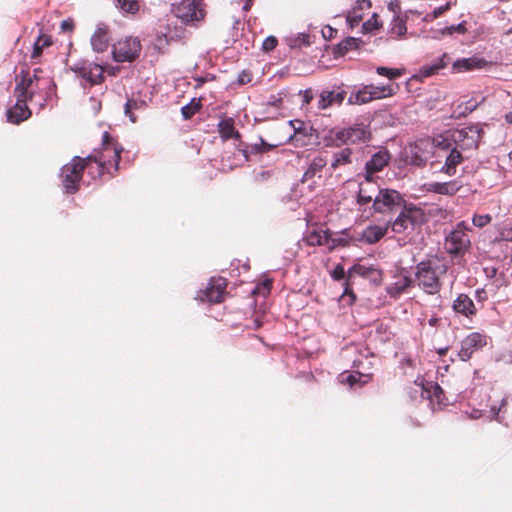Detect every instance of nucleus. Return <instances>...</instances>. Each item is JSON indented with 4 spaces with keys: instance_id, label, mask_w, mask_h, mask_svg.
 I'll return each mask as SVG.
<instances>
[{
    "instance_id": "1",
    "label": "nucleus",
    "mask_w": 512,
    "mask_h": 512,
    "mask_svg": "<svg viewBox=\"0 0 512 512\" xmlns=\"http://www.w3.org/2000/svg\"><path fill=\"white\" fill-rule=\"evenodd\" d=\"M483 127L480 124L469 125L461 129L448 130L440 135V144L448 149L454 147L462 152L476 149L483 135Z\"/></svg>"
},
{
    "instance_id": "2",
    "label": "nucleus",
    "mask_w": 512,
    "mask_h": 512,
    "mask_svg": "<svg viewBox=\"0 0 512 512\" xmlns=\"http://www.w3.org/2000/svg\"><path fill=\"white\" fill-rule=\"evenodd\" d=\"M447 272V266L428 259L415 267V279L418 287L430 295L438 294L442 288L441 277Z\"/></svg>"
},
{
    "instance_id": "3",
    "label": "nucleus",
    "mask_w": 512,
    "mask_h": 512,
    "mask_svg": "<svg viewBox=\"0 0 512 512\" xmlns=\"http://www.w3.org/2000/svg\"><path fill=\"white\" fill-rule=\"evenodd\" d=\"M122 149L113 141L108 132H104L102 137V147L95 149L85 160L93 161L96 164L97 175L102 176L106 172L111 174L110 168L118 170L120 153Z\"/></svg>"
},
{
    "instance_id": "4",
    "label": "nucleus",
    "mask_w": 512,
    "mask_h": 512,
    "mask_svg": "<svg viewBox=\"0 0 512 512\" xmlns=\"http://www.w3.org/2000/svg\"><path fill=\"white\" fill-rule=\"evenodd\" d=\"M331 139L335 145L365 143L370 140L371 132L364 124H355L349 127L331 131Z\"/></svg>"
},
{
    "instance_id": "5",
    "label": "nucleus",
    "mask_w": 512,
    "mask_h": 512,
    "mask_svg": "<svg viewBox=\"0 0 512 512\" xmlns=\"http://www.w3.org/2000/svg\"><path fill=\"white\" fill-rule=\"evenodd\" d=\"M204 0H180L172 5V13L183 23L199 22L205 17Z\"/></svg>"
},
{
    "instance_id": "6",
    "label": "nucleus",
    "mask_w": 512,
    "mask_h": 512,
    "mask_svg": "<svg viewBox=\"0 0 512 512\" xmlns=\"http://www.w3.org/2000/svg\"><path fill=\"white\" fill-rule=\"evenodd\" d=\"M85 161V158L75 156L70 163L62 167V184L66 193L72 194L79 189V182L85 169Z\"/></svg>"
},
{
    "instance_id": "7",
    "label": "nucleus",
    "mask_w": 512,
    "mask_h": 512,
    "mask_svg": "<svg viewBox=\"0 0 512 512\" xmlns=\"http://www.w3.org/2000/svg\"><path fill=\"white\" fill-rule=\"evenodd\" d=\"M440 142L441 138L438 136L434 137L432 140V145L436 148L437 156L444 158V164L441 167L440 172L448 176H454L456 174L457 167L464 161L463 152L454 147L446 149L440 144Z\"/></svg>"
},
{
    "instance_id": "8",
    "label": "nucleus",
    "mask_w": 512,
    "mask_h": 512,
    "mask_svg": "<svg viewBox=\"0 0 512 512\" xmlns=\"http://www.w3.org/2000/svg\"><path fill=\"white\" fill-rule=\"evenodd\" d=\"M470 237L464 222L457 224L445 239V248L453 256L463 255L470 247Z\"/></svg>"
},
{
    "instance_id": "9",
    "label": "nucleus",
    "mask_w": 512,
    "mask_h": 512,
    "mask_svg": "<svg viewBox=\"0 0 512 512\" xmlns=\"http://www.w3.org/2000/svg\"><path fill=\"white\" fill-rule=\"evenodd\" d=\"M422 216L421 209L414 205L406 206L401 210L395 220L387 223L394 233L400 234L409 229H414Z\"/></svg>"
},
{
    "instance_id": "10",
    "label": "nucleus",
    "mask_w": 512,
    "mask_h": 512,
    "mask_svg": "<svg viewBox=\"0 0 512 512\" xmlns=\"http://www.w3.org/2000/svg\"><path fill=\"white\" fill-rule=\"evenodd\" d=\"M141 50L140 41L134 37H125L116 42L112 47V55L115 61H133Z\"/></svg>"
},
{
    "instance_id": "11",
    "label": "nucleus",
    "mask_w": 512,
    "mask_h": 512,
    "mask_svg": "<svg viewBox=\"0 0 512 512\" xmlns=\"http://www.w3.org/2000/svg\"><path fill=\"white\" fill-rule=\"evenodd\" d=\"M405 203L402 195L394 189H380L372 207L375 212L393 211Z\"/></svg>"
},
{
    "instance_id": "12",
    "label": "nucleus",
    "mask_w": 512,
    "mask_h": 512,
    "mask_svg": "<svg viewBox=\"0 0 512 512\" xmlns=\"http://www.w3.org/2000/svg\"><path fill=\"white\" fill-rule=\"evenodd\" d=\"M72 70L90 85L100 84L103 79L104 68L96 63L80 62L72 67Z\"/></svg>"
},
{
    "instance_id": "13",
    "label": "nucleus",
    "mask_w": 512,
    "mask_h": 512,
    "mask_svg": "<svg viewBox=\"0 0 512 512\" xmlns=\"http://www.w3.org/2000/svg\"><path fill=\"white\" fill-rule=\"evenodd\" d=\"M486 345V337L480 333L473 332L467 335L460 343L457 356L462 361L469 360L473 353Z\"/></svg>"
},
{
    "instance_id": "14",
    "label": "nucleus",
    "mask_w": 512,
    "mask_h": 512,
    "mask_svg": "<svg viewBox=\"0 0 512 512\" xmlns=\"http://www.w3.org/2000/svg\"><path fill=\"white\" fill-rule=\"evenodd\" d=\"M355 275L364 278L376 279V276H379L380 274L373 266H364L361 264L353 265L347 272V280L344 283V293L342 295V297H345L346 295L350 296L351 303L355 300V295L351 288L352 279Z\"/></svg>"
},
{
    "instance_id": "15",
    "label": "nucleus",
    "mask_w": 512,
    "mask_h": 512,
    "mask_svg": "<svg viewBox=\"0 0 512 512\" xmlns=\"http://www.w3.org/2000/svg\"><path fill=\"white\" fill-rule=\"evenodd\" d=\"M226 286V279L222 277L212 278L207 287L198 294V298L210 303H220L224 299Z\"/></svg>"
},
{
    "instance_id": "16",
    "label": "nucleus",
    "mask_w": 512,
    "mask_h": 512,
    "mask_svg": "<svg viewBox=\"0 0 512 512\" xmlns=\"http://www.w3.org/2000/svg\"><path fill=\"white\" fill-rule=\"evenodd\" d=\"M391 161L390 153L383 149L374 153L369 160L366 161L364 167V176L366 179H378L375 175L381 172Z\"/></svg>"
},
{
    "instance_id": "17",
    "label": "nucleus",
    "mask_w": 512,
    "mask_h": 512,
    "mask_svg": "<svg viewBox=\"0 0 512 512\" xmlns=\"http://www.w3.org/2000/svg\"><path fill=\"white\" fill-rule=\"evenodd\" d=\"M380 191L376 179H364L359 183V190L356 196V202L359 206H364L375 202L377 193Z\"/></svg>"
},
{
    "instance_id": "18",
    "label": "nucleus",
    "mask_w": 512,
    "mask_h": 512,
    "mask_svg": "<svg viewBox=\"0 0 512 512\" xmlns=\"http://www.w3.org/2000/svg\"><path fill=\"white\" fill-rule=\"evenodd\" d=\"M16 97L15 105L7 111V120L13 124H19L31 115V111L27 106L29 97L23 94H16Z\"/></svg>"
},
{
    "instance_id": "19",
    "label": "nucleus",
    "mask_w": 512,
    "mask_h": 512,
    "mask_svg": "<svg viewBox=\"0 0 512 512\" xmlns=\"http://www.w3.org/2000/svg\"><path fill=\"white\" fill-rule=\"evenodd\" d=\"M346 94L343 86H337L332 90L325 89L319 95L318 108L324 110L334 104L340 105L344 101Z\"/></svg>"
},
{
    "instance_id": "20",
    "label": "nucleus",
    "mask_w": 512,
    "mask_h": 512,
    "mask_svg": "<svg viewBox=\"0 0 512 512\" xmlns=\"http://www.w3.org/2000/svg\"><path fill=\"white\" fill-rule=\"evenodd\" d=\"M306 241L308 245L311 246H322L327 245L329 249L335 248L338 244L341 243V239L331 238V234L326 230H313L306 236Z\"/></svg>"
},
{
    "instance_id": "21",
    "label": "nucleus",
    "mask_w": 512,
    "mask_h": 512,
    "mask_svg": "<svg viewBox=\"0 0 512 512\" xmlns=\"http://www.w3.org/2000/svg\"><path fill=\"white\" fill-rule=\"evenodd\" d=\"M109 29L106 24L100 23L93 35L91 36V46L93 51L97 53L104 52L109 46Z\"/></svg>"
},
{
    "instance_id": "22",
    "label": "nucleus",
    "mask_w": 512,
    "mask_h": 512,
    "mask_svg": "<svg viewBox=\"0 0 512 512\" xmlns=\"http://www.w3.org/2000/svg\"><path fill=\"white\" fill-rule=\"evenodd\" d=\"M487 65V61L483 58L476 56L470 58L458 59L453 63V70L455 72H465L475 69H482Z\"/></svg>"
},
{
    "instance_id": "23",
    "label": "nucleus",
    "mask_w": 512,
    "mask_h": 512,
    "mask_svg": "<svg viewBox=\"0 0 512 512\" xmlns=\"http://www.w3.org/2000/svg\"><path fill=\"white\" fill-rule=\"evenodd\" d=\"M453 310L456 313L470 317L476 314L473 300L466 294H459L453 302Z\"/></svg>"
},
{
    "instance_id": "24",
    "label": "nucleus",
    "mask_w": 512,
    "mask_h": 512,
    "mask_svg": "<svg viewBox=\"0 0 512 512\" xmlns=\"http://www.w3.org/2000/svg\"><path fill=\"white\" fill-rule=\"evenodd\" d=\"M388 229L389 225L387 224L384 226L369 225L363 230L361 239L367 244H375L386 235Z\"/></svg>"
},
{
    "instance_id": "25",
    "label": "nucleus",
    "mask_w": 512,
    "mask_h": 512,
    "mask_svg": "<svg viewBox=\"0 0 512 512\" xmlns=\"http://www.w3.org/2000/svg\"><path fill=\"white\" fill-rule=\"evenodd\" d=\"M460 188L461 185L455 180L449 182H431L427 184V190L429 192L447 196L455 195Z\"/></svg>"
},
{
    "instance_id": "26",
    "label": "nucleus",
    "mask_w": 512,
    "mask_h": 512,
    "mask_svg": "<svg viewBox=\"0 0 512 512\" xmlns=\"http://www.w3.org/2000/svg\"><path fill=\"white\" fill-rule=\"evenodd\" d=\"M414 280L408 276H400L396 279L395 282L390 284L386 291L392 298H398L401 294H403L408 288L412 287Z\"/></svg>"
},
{
    "instance_id": "27",
    "label": "nucleus",
    "mask_w": 512,
    "mask_h": 512,
    "mask_svg": "<svg viewBox=\"0 0 512 512\" xmlns=\"http://www.w3.org/2000/svg\"><path fill=\"white\" fill-rule=\"evenodd\" d=\"M448 58L447 54H443L441 57L436 59L432 64L423 65L419 69V77L421 78H427L430 77L436 73H438L439 70L445 68L447 66L446 59Z\"/></svg>"
},
{
    "instance_id": "28",
    "label": "nucleus",
    "mask_w": 512,
    "mask_h": 512,
    "mask_svg": "<svg viewBox=\"0 0 512 512\" xmlns=\"http://www.w3.org/2000/svg\"><path fill=\"white\" fill-rule=\"evenodd\" d=\"M218 132L224 140L231 138L238 139L240 134L235 130L234 120L232 118H225L218 124Z\"/></svg>"
},
{
    "instance_id": "29",
    "label": "nucleus",
    "mask_w": 512,
    "mask_h": 512,
    "mask_svg": "<svg viewBox=\"0 0 512 512\" xmlns=\"http://www.w3.org/2000/svg\"><path fill=\"white\" fill-rule=\"evenodd\" d=\"M430 145V142L428 140H419L415 143L414 147L412 148V158L411 163L416 166H422L426 163L428 159V155L422 152V149L424 147H427Z\"/></svg>"
},
{
    "instance_id": "30",
    "label": "nucleus",
    "mask_w": 512,
    "mask_h": 512,
    "mask_svg": "<svg viewBox=\"0 0 512 512\" xmlns=\"http://www.w3.org/2000/svg\"><path fill=\"white\" fill-rule=\"evenodd\" d=\"M374 100L371 90L368 89V85L364 86L362 89L358 90L355 93H352L348 98V104L350 105H361L366 104L370 101Z\"/></svg>"
},
{
    "instance_id": "31",
    "label": "nucleus",
    "mask_w": 512,
    "mask_h": 512,
    "mask_svg": "<svg viewBox=\"0 0 512 512\" xmlns=\"http://www.w3.org/2000/svg\"><path fill=\"white\" fill-rule=\"evenodd\" d=\"M352 163V150L350 148H343L340 151L333 154L331 161V167L337 169L341 166H345Z\"/></svg>"
},
{
    "instance_id": "32",
    "label": "nucleus",
    "mask_w": 512,
    "mask_h": 512,
    "mask_svg": "<svg viewBox=\"0 0 512 512\" xmlns=\"http://www.w3.org/2000/svg\"><path fill=\"white\" fill-rule=\"evenodd\" d=\"M421 393L423 397H427L431 400L434 399L438 403L442 402L443 390L437 383L429 382L426 386L422 385Z\"/></svg>"
},
{
    "instance_id": "33",
    "label": "nucleus",
    "mask_w": 512,
    "mask_h": 512,
    "mask_svg": "<svg viewBox=\"0 0 512 512\" xmlns=\"http://www.w3.org/2000/svg\"><path fill=\"white\" fill-rule=\"evenodd\" d=\"M33 78L28 71H21V81L17 82L15 87V94H23L31 98L32 94L29 93V88L32 85Z\"/></svg>"
},
{
    "instance_id": "34",
    "label": "nucleus",
    "mask_w": 512,
    "mask_h": 512,
    "mask_svg": "<svg viewBox=\"0 0 512 512\" xmlns=\"http://www.w3.org/2000/svg\"><path fill=\"white\" fill-rule=\"evenodd\" d=\"M146 107V102L142 99H128L125 104V115L129 117L130 121L135 123L136 116L135 110H143Z\"/></svg>"
},
{
    "instance_id": "35",
    "label": "nucleus",
    "mask_w": 512,
    "mask_h": 512,
    "mask_svg": "<svg viewBox=\"0 0 512 512\" xmlns=\"http://www.w3.org/2000/svg\"><path fill=\"white\" fill-rule=\"evenodd\" d=\"M368 89L371 90L374 100L392 96L396 93V89L393 85L375 86L371 84L368 85Z\"/></svg>"
},
{
    "instance_id": "36",
    "label": "nucleus",
    "mask_w": 512,
    "mask_h": 512,
    "mask_svg": "<svg viewBox=\"0 0 512 512\" xmlns=\"http://www.w3.org/2000/svg\"><path fill=\"white\" fill-rule=\"evenodd\" d=\"M370 378H371V376L369 374H361V373L348 374V375L343 373L340 375V381L342 383H347L350 386H354L357 383H360L361 385L366 384L370 380Z\"/></svg>"
},
{
    "instance_id": "37",
    "label": "nucleus",
    "mask_w": 512,
    "mask_h": 512,
    "mask_svg": "<svg viewBox=\"0 0 512 512\" xmlns=\"http://www.w3.org/2000/svg\"><path fill=\"white\" fill-rule=\"evenodd\" d=\"M326 164L327 161L325 158L321 156L315 157L307 171L304 173V178L307 179L313 177L316 173L320 172L326 166Z\"/></svg>"
},
{
    "instance_id": "38",
    "label": "nucleus",
    "mask_w": 512,
    "mask_h": 512,
    "mask_svg": "<svg viewBox=\"0 0 512 512\" xmlns=\"http://www.w3.org/2000/svg\"><path fill=\"white\" fill-rule=\"evenodd\" d=\"M116 5L124 13L135 14L139 10L137 0H116Z\"/></svg>"
},
{
    "instance_id": "39",
    "label": "nucleus",
    "mask_w": 512,
    "mask_h": 512,
    "mask_svg": "<svg viewBox=\"0 0 512 512\" xmlns=\"http://www.w3.org/2000/svg\"><path fill=\"white\" fill-rule=\"evenodd\" d=\"M201 108L200 101L192 99L190 103L181 108V113L184 119H190Z\"/></svg>"
},
{
    "instance_id": "40",
    "label": "nucleus",
    "mask_w": 512,
    "mask_h": 512,
    "mask_svg": "<svg viewBox=\"0 0 512 512\" xmlns=\"http://www.w3.org/2000/svg\"><path fill=\"white\" fill-rule=\"evenodd\" d=\"M50 44H51L50 37H48L46 35L39 36L38 39L34 43V50L32 53V57L33 58L38 57L41 54L43 47L49 46Z\"/></svg>"
},
{
    "instance_id": "41",
    "label": "nucleus",
    "mask_w": 512,
    "mask_h": 512,
    "mask_svg": "<svg viewBox=\"0 0 512 512\" xmlns=\"http://www.w3.org/2000/svg\"><path fill=\"white\" fill-rule=\"evenodd\" d=\"M407 31L405 20L401 19L398 15H396L393 19L392 33L397 36H403Z\"/></svg>"
},
{
    "instance_id": "42",
    "label": "nucleus",
    "mask_w": 512,
    "mask_h": 512,
    "mask_svg": "<svg viewBox=\"0 0 512 512\" xmlns=\"http://www.w3.org/2000/svg\"><path fill=\"white\" fill-rule=\"evenodd\" d=\"M278 146L279 144H269L264 139L260 138L258 143L252 145L251 150L256 153H265Z\"/></svg>"
},
{
    "instance_id": "43",
    "label": "nucleus",
    "mask_w": 512,
    "mask_h": 512,
    "mask_svg": "<svg viewBox=\"0 0 512 512\" xmlns=\"http://www.w3.org/2000/svg\"><path fill=\"white\" fill-rule=\"evenodd\" d=\"M499 237L503 241H512V222H504L499 228Z\"/></svg>"
},
{
    "instance_id": "44",
    "label": "nucleus",
    "mask_w": 512,
    "mask_h": 512,
    "mask_svg": "<svg viewBox=\"0 0 512 512\" xmlns=\"http://www.w3.org/2000/svg\"><path fill=\"white\" fill-rule=\"evenodd\" d=\"M377 73L381 76L388 77L389 79H395L399 76H401V71L398 69H391L387 67H378Z\"/></svg>"
},
{
    "instance_id": "45",
    "label": "nucleus",
    "mask_w": 512,
    "mask_h": 512,
    "mask_svg": "<svg viewBox=\"0 0 512 512\" xmlns=\"http://www.w3.org/2000/svg\"><path fill=\"white\" fill-rule=\"evenodd\" d=\"M357 41L358 39L356 38L348 37L343 40L338 47L342 52H347L357 47Z\"/></svg>"
},
{
    "instance_id": "46",
    "label": "nucleus",
    "mask_w": 512,
    "mask_h": 512,
    "mask_svg": "<svg viewBox=\"0 0 512 512\" xmlns=\"http://www.w3.org/2000/svg\"><path fill=\"white\" fill-rule=\"evenodd\" d=\"M492 218L489 214L474 215L472 222L476 227L482 228L491 222Z\"/></svg>"
},
{
    "instance_id": "47",
    "label": "nucleus",
    "mask_w": 512,
    "mask_h": 512,
    "mask_svg": "<svg viewBox=\"0 0 512 512\" xmlns=\"http://www.w3.org/2000/svg\"><path fill=\"white\" fill-rule=\"evenodd\" d=\"M466 27H465V22H462V23H459L457 25H451L449 27H446L444 30H443V34H453L455 32L459 33V34H464L466 32Z\"/></svg>"
},
{
    "instance_id": "48",
    "label": "nucleus",
    "mask_w": 512,
    "mask_h": 512,
    "mask_svg": "<svg viewBox=\"0 0 512 512\" xmlns=\"http://www.w3.org/2000/svg\"><path fill=\"white\" fill-rule=\"evenodd\" d=\"M331 277L337 281L342 280L345 277L347 278V273L345 272L344 266L341 264L336 265V267L331 272Z\"/></svg>"
},
{
    "instance_id": "49",
    "label": "nucleus",
    "mask_w": 512,
    "mask_h": 512,
    "mask_svg": "<svg viewBox=\"0 0 512 512\" xmlns=\"http://www.w3.org/2000/svg\"><path fill=\"white\" fill-rule=\"evenodd\" d=\"M282 102H283V99H282L281 94H273V95H270L269 98L267 99L266 105L270 106V107L280 108L282 105Z\"/></svg>"
},
{
    "instance_id": "50",
    "label": "nucleus",
    "mask_w": 512,
    "mask_h": 512,
    "mask_svg": "<svg viewBox=\"0 0 512 512\" xmlns=\"http://www.w3.org/2000/svg\"><path fill=\"white\" fill-rule=\"evenodd\" d=\"M277 45V39L273 36L267 37L262 44L264 51H272Z\"/></svg>"
},
{
    "instance_id": "51",
    "label": "nucleus",
    "mask_w": 512,
    "mask_h": 512,
    "mask_svg": "<svg viewBox=\"0 0 512 512\" xmlns=\"http://www.w3.org/2000/svg\"><path fill=\"white\" fill-rule=\"evenodd\" d=\"M371 3L369 0H357V6L353 8L355 18H361V15L357 13V9L363 10L364 8H370Z\"/></svg>"
},
{
    "instance_id": "52",
    "label": "nucleus",
    "mask_w": 512,
    "mask_h": 512,
    "mask_svg": "<svg viewBox=\"0 0 512 512\" xmlns=\"http://www.w3.org/2000/svg\"><path fill=\"white\" fill-rule=\"evenodd\" d=\"M85 168L88 169V174L92 179L100 178L101 176L97 175L96 164L93 161H85Z\"/></svg>"
},
{
    "instance_id": "53",
    "label": "nucleus",
    "mask_w": 512,
    "mask_h": 512,
    "mask_svg": "<svg viewBox=\"0 0 512 512\" xmlns=\"http://www.w3.org/2000/svg\"><path fill=\"white\" fill-rule=\"evenodd\" d=\"M450 9V3L440 6L431 13V19H436L441 16L444 12Z\"/></svg>"
},
{
    "instance_id": "54",
    "label": "nucleus",
    "mask_w": 512,
    "mask_h": 512,
    "mask_svg": "<svg viewBox=\"0 0 512 512\" xmlns=\"http://www.w3.org/2000/svg\"><path fill=\"white\" fill-rule=\"evenodd\" d=\"M506 404H507V400L504 398L501 400V404L498 408L496 406H492L491 410H490L491 414H492V418L499 420V413L502 410V407L505 406Z\"/></svg>"
},
{
    "instance_id": "55",
    "label": "nucleus",
    "mask_w": 512,
    "mask_h": 512,
    "mask_svg": "<svg viewBox=\"0 0 512 512\" xmlns=\"http://www.w3.org/2000/svg\"><path fill=\"white\" fill-rule=\"evenodd\" d=\"M60 27L63 32H71L74 29V22L71 19L63 20Z\"/></svg>"
},
{
    "instance_id": "56",
    "label": "nucleus",
    "mask_w": 512,
    "mask_h": 512,
    "mask_svg": "<svg viewBox=\"0 0 512 512\" xmlns=\"http://www.w3.org/2000/svg\"><path fill=\"white\" fill-rule=\"evenodd\" d=\"M251 80H252V76L247 71H242V73L238 77V82H239V84H242V85L251 82Z\"/></svg>"
},
{
    "instance_id": "57",
    "label": "nucleus",
    "mask_w": 512,
    "mask_h": 512,
    "mask_svg": "<svg viewBox=\"0 0 512 512\" xmlns=\"http://www.w3.org/2000/svg\"><path fill=\"white\" fill-rule=\"evenodd\" d=\"M388 9L390 11H392L393 13L397 14L400 12V5L399 3L396 1H391L389 4H388Z\"/></svg>"
},
{
    "instance_id": "58",
    "label": "nucleus",
    "mask_w": 512,
    "mask_h": 512,
    "mask_svg": "<svg viewBox=\"0 0 512 512\" xmlns=\"http://www.w3.org/2000/svg\"><path fill=\"white\" fill-rule=\"evenodd\" d=\"M485 273L487 275V277L489 278H493L496 276L497 274V269L494 268V267H491V268H485Z\"/></svg>"
},
{
    "instance_id": "59",
    "label": "nucleus",
    "mask_w": 512,
    "mask_h": 512,
    "mask_svg": "<svg viewBox=\"0 0 512 512\" xmlns=\"http://www.w3.org/2000/svg\"><path fill=\"white\" fill-rule=\"evenodd\" d=\"M312 98L313 97H312L311 92L309 90H306L305 93H304V102L306 104H309L311 102Z\"/></svg>"
},
{
    "instance_id": "60",
    "label": "nucleus",
    "mask_w": 512,
    "mask_h": 512,
    "mask_svg": "<svg viewBox=\"0 0 512 512\" xmlns=\"http://www.w3.org/2000/svg\"><path fill=\"white\" fill-rule=\"evenodd\" d=\"M299 40V44L298 45H301L302 43L305 44V45H308L309 42H308V36L307 35H302L301 37L298 38ZM297 44H294L293 46H296Z\"/></svg>"
},
{
    "instance_id": "61",
    "label": "nucleus",
    "mask_w": 512,
    "mask_h": 512,
    "mask_svg": "<svg viewBox=\"0 0 512 512\" xmlns=\"http://www.w3.org/2000/svg\"><path fill=\"white\" fill-rule=\"evenodd\" d=\"M476 295L479 299H485L486 296H485V290L484 289H478L476 291Z\"/></svg>"
},
{
    "instance_id": "62",
    "label": "nucleus",
    "mask_w": 512,
    "mask_h": 512,
    "mask_svg": "<svg viewBox=\"0 0 512 512\" xmlns=\"http://www.w3.org/2000/svg\"><path fill=\"white\" fill-rule=\"evenodd\" d=\"M476 106V104H471L469 107H466L465 112H463V114L471 113L476 108Z\"/></svg>"
},
{
    "instance_id": "63",
    "label": "nucleus",
    "mask_w": 512,
    "mask_h": 512,
    "mask_svg": "<svg viewBox=\"0 0 512 512\" xmlns=\"http://www.w3.org/2000/svg\"><path fill=\"white\" fill-rule=\"evenodd\" d=\"M251 5H252L251 0H248V1L244 4V6H243V10L248 11V10L250 9Z\"/></svg>"
},
{
    "instance_id": "64",
    "label": "nucleus",
    "mask_w": 512,
    "mask_h": 512,
    "mask_svg": "<svg viewBox=\"0 0 512 512\" xmlns=\"http://www.w3.org/2000/svg\"><path fill=\"white\" fill-rule=\"evenodd\" d=\"M505 119L508 123H512V111L506 114Z\"/></svg>"
}]
</instances>
